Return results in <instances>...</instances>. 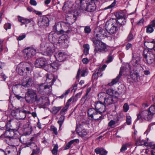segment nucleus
I'll return each instance as SVG.
<instances>
[{"label":"nucleus","mask_w":155,"mask_h":155,"mask_svg":"<svg viewBox=\"0 0 155 155\" xmlns=\"http://www.w3.org/2000/svg\"><path fill=\"white\" fill-rule=\"evenodd\" d=\"M95 109L90 108L88 110L87 114L88 116L96 121L102 119V113L106 110L105 105L101 101L95 103Z\"/></svg>","instance_id":"f257e3e1"},{"label":"nucleus","mask_w":155,"mask_h":155,"mask_svg":"<svg viewBox=\"0 0 155 155\" xmlns=\"http://www.w3.org/2000/svg\"><path fill=\"white\" fill-rule=\"evenodd\" d=\"M54 75L51 74H47L46 83L39 84L37 88L38 92L42 95H50L51 93L52 87L55 81Z\"/></svg>","instance_id":"f03ea898"},{"label":"nucleus","mask_w":155,"mask_h":155,"mask_svg":"<svg viewBox=\"0 0 155 155\" xmlns=\"http://www.w3.org/2000/svg\"><path fill=\"white\" fill-rule=\"evenodd\" d=\"M91 40L94 47V51L95 54L98 52L105 53L108 51L109 49V47L100 40H97L95 38H93L91 39Z\"/></svg>","instance_id":"7ed1b4c3"},{"label":"nucleus","mask_w":155,"mask_h":155,"mask_svg":"<svg viewBox=\"0 0 155 155\" xmlns=\"http://www.w3.org/2000/svg\"><path fill=\"white\" fill-rule=\"evenodd\" d=\"M33 65L31 63L27 62L21 63L17 66L16 71L21 76H23L31 71Z\"/></svg>","instance_id":"20e7f679"},{"label":"nucleus","mask_w":155,"mask_h":155,"mask_svg":"<svg viewBox=\"0 0 155 155\" xmlns=\"http://www.w3.org/2000/svg\"><path fill=\"white\" fill-rule=\"evenodd\" d=\"M37 96V94L35 91L28 89L25 93V98L27 103L32 104L35 102Z\"/></svg>","instance_id":"39448f33"},{"label":"nucleus","mask_w":155,"mask_h":155,"mask_svg":"<svg viewBox=\"0 0 155 155\" xmlns=\"http://www.w3.org/2000/svg\"><path fill=\"white\" fill-rule=\"evenodd\" d=\"M153 115L148 110H145L141 111L137 115V120L142 122L144 119L148 121H150Z\"/></svg>","instance_id":"423d86ee"},{"label":"nucleus","mask_w":155,"mask_h":155,"mask_svg":"<svg viewBox=\"0 0 155 155\" xmlns=\"http://www.w3.org/2000/svg\"><path fill=\"white\" fill-rule=\"evenodd\" d=\"M107 21L106 24V29L108 33L110 35H112L115 33L117 30V24L116 21Z\"/></svg>","instance_id":"0eeeda50"},{"label":"nucleus","mask_w":155,"mask_h":155,"mask_svg":"<svg viewBox=\"0 0 155 155\" xmlns=\"http://www.w3.org/2000/svg\"><path fill=\"white\" fill-rule=\"evenodd\" d=\"M143 60L146 61L148 64H151L154 61V56L153 53L147 49L144 50L143 52Z\"/></svg>","instance_id":"6e6552de"},{"label":"nucleus","mask_w":155,"mask_h":155,"mask_svg":"<svg viewBox=\"0 0 155 155\" xmlns=\"http://www.w3.org/2000/svg\"><path fill=\"white\" fill-rule=\"evenodd\" d=\"M94 32V38L97 40L103 39L108 36V34L105 30L101 27L97 28L96 31Z\"/></svg>","instance_id":"1a4fd4ad"},{"label":"nucleus","mask_w":155,"mask_h":155,"mask_svg":"<svg viewBox=\"0 0 155 155\" xmlns=\"http://www.w3.org/2000/svg\"><path fill=\"white\" fill-rule=\"evenodd\" d=\"M86 8L83 5H80L79 9L81 10L87 11L90 12L94 11L96 9V6L94 3V0H91L88 3H87Z\"/></svg>","instance_id":"9d476101"},{"label":"nucleus","mask_w":155,"mask_h":155,"mask_svg":"<svg viewBox=\"0 0 155 155\" xmlns=\"http://www.w3.org/2000/svg\"><path fill=\"white\" fill-rule=\"evenodd\" d=\"M36 51L33 48H28L23 51L24 57L26 60H27L33 56L36 53Z\"/></svg>","instance_id":"9b49d317"},{"label":"nucleus","mask_w":155,"mask_h":155,"mask_svg":"<svg viewBox=\"0 0 155 155\" xmlns=\"http://www.w3.org/2000/svg\"><path fill=\"white\" fill-rule=\"evenodd\" d=\"M48 19L45 16L40 17L38 24L41 27L47 26L48 25Z\"/></svg>","instance_id":"f8f14e48"},{"label":"nucleus","mask_w":155,"mask_h":155,"mask_svg":"<svg viewBox=\"0 0 155 155\" xmlns=\"http://www.w3.org/2000/svg\"><path fill=\"white\" fill-rule=\"evenodd\" d=\"M46 63V60L43 58H41L36 60L35 65L37 68H44Z\"/></svg>","instance_id":"ddd939ff"},{"label":"nucleus","mask_w":155,"mask_h":155,"mask_svg":"<svg viewBox=\"0 0 155 155\" xmlns=\"http://www.w3.org/2000/svg\"><path fill=\"white\" fill-rule=\"evenodd\" d=\"M57 61L61 62L64 61L67 58V55L62 52L57 53L54 55Z\"/></svg>","instance_id":"4468645a"},{"label":"nucleus","mask_w":155,"mask_h":155,"mask_svg":"<svg viewBox=\"0 0 155 155\" xmlns=\"http://www.w3.org/2000/svg\"><path fill=\"white\" fill-rule=\"evenodd\" d=\"M32 84V78H24L22 80L21 84L25 87H29L31 86Z\"/></svg>","instance_id":"2eb2a0df"},{"label":"nucleus","mask_w":155,"mask_h":155,"mask_svg":"<svg viewBox=\"0 0 155 155\" xmlns=\"http://www.w3.org/2000/svg\"><path fill=\"white\" fill-rule=\"evenodd\" d=\"M146 32L147 33H151L154 31L155 28V20H153L150 24L146 27Z\"/></svg>","instance_id":"dca6fc26"},{"label":"nucleus","mask_w":155,"mask_h":155,"mask_svg":"<svg viewBox=\"0 0 155 155\" xmlns=\"http://www.w3.org/2000/svg\"><path fill=\"white\" fill-rule=\"evenodd\" d=\"M48 98L44 96H41L39 98L37 96L35 102H36L38 104L44 105L45 104L46 101H47Z\"/></svg>","instance_id":"f3484780"},{"label":"nucleus","mask_w":155,"mask_h":155,"mask_svg":"<svg viewBox=\"0 0 155 155\" xmlns=\"http://www.w3.org/2000/svg\"><path fill=\"white\" fill-rule=\"evenodd\" d=\"M123 72V70L122 68L120 70L119 74L118 76L115 79H113L112 81L108 84V85L110 86H112L116 84L120 78L121 77Z\"/></svg>","instance_id":"a211bd4d"},{"label":"nucleus","mask_w":155,"mask_h":155,"mask_svg":"<svg viewBox=\"0 0 155 155\" xmlns=\"http://www.w3.org/2000/svg\"><path fill=\"white\" fill-rule=\"evenodd\" d=\"M54 51V49L53 47L51 46L47 47L45 51L43 52V55L47 56H50Z\"/></svg>","instance_id":"6ab92c4d"},{"label":"nucleus","mask_w":155,"mask_h":155,"mask_svg":"<svg viewBox=\"0 0 155 155\" xmlns=\"http://www.w3.org/2000/svg\"><path fill=\"white\" fill-rule=\"evenodd\" d=\"M113 97L111 96H107L104 98V104L108 105L114 103Z\"/></svg>","instance_id":"aec40b11"},{"label":"nucleus","mask_w":155,"mask_h":155,"mask_svg":"<svg viewBox=\"0 0 155 155\" xmlns=\"http://www.w3.org/2000/svg\"><path fill=\"white\" fill-rule=\"evenodd\" d=\"M144 45L149 49H153L155 45V41H146L144 43Z\"/></svg>","instance_id":"412c9836"},{"label":"nucleus","mask_w":155,"mask_h":155,"mask_svg":"<svg viewBox=\"0 0 155 155\" xmlns=\"http://www.w3.org/2000/svg\"><path fill=\"white\" fill-rule=\"evenodd\" d=\"M95 152L97 154H100L101 155H107V152L103 148H97L95 150Z\"/></svg>","instance_id":"4be33fe9"},{"label":"nucleus","mask_w":155,"mask_h":155,"mask_svg":"<svg viewBox=\"0 0 155 155\" xmlns=\"http://www.w3.org/2000/svg\"><path fill=\"white\" fill-rule=\"evenodd\" d=\"M29 113V111H27L25 110L19 111L18 118L19 119H24L26 117V114Z\"/></svg>","instance_id":"5701e85b"},{"label":"nucleus","mask_w":155,"mask_h":155,"mask_svg":"<svg viewBox=\"0 0 155 155\" xmlns=\"http://www.w3.org/2000/svg\"><path fill=\"white\" fill-rule=\"evenodd\" d=\"M49 66L52 68V71L55 72L58 69L59 64L57 62H54L50 63Z\"/></svg>","instance_id":"b1692460"},{"label":"nucleus","mask_w":155,"mask_h":155,"mask_svg":"<svg viewBox=\"0 0 155 155\" xmlns=\"http://www.w3.org/2000/svg\"><path fill=\"white\" fill-rule=\"evenodd\" d=\"M140 58L137 57L136 58H133L131 62L134 66H136L137 65H138L140 63Z\"/></svg>","instance_id":"393cba45"},{"label":"nucleus","mask_w":155,"mask_h":155,"mask_svg":"<svg viewBox=\"0 0 155 155\" xmlns=\"http://www.w3.org/2000/svg\"><path fill=\"white\" fill-rule=\"evenodd\" d=\"M115 16L117 18V19L125 18V16L124 13L122 12H117L116 13Z\"/></svg>","instance_id":"a878e982"},{"label":"nucleus","mask_w":155,"mask_h":155,"mask_svg":"<svg viewBox=\"0 0 155 155\" xmlns=\"http://www.w3.org/2000/svg\"><path fill=\"white\" fill-rule=\"evenodd\" d=\"M114 21H116V23H117V25L118 23L121 25H124L126 22V21L125 18L117 19V20H115Z\"/></svg>","instance_id":"bb28decb"},{"label":"nucleus","mask_w":155,"mask_h":155,"mask_svg":"<svg viewBox=\"0 0 155 155\" xmlns=\"http://www.w3.org/2000/svg\"><path fill=\"white\" fill-rule=\"evenodd\" d=\"M80 73H81V76L82 77H84L85 76L86 74H87V72L86 70H83L81 72L80 70L79 69L76 76L77 78H79Z\"/></svg>","instance_id":"cd10ccee"},{"label":"nucleus","mask_w":155,"mask_h":155,"mask_svg":"<svg viewBox=\"0 0 155 155\" xmlns=\"http://www.w3.org/2000/svg\"><path fill=\"white\" fill-rule=\"evenodd\" d=\"M61 107H54L52 109L51 112L54 115L56 114L61 109Z\"/></svg>","instance_id":"c85d7f7f"},{"label":"nucleus","mask_w":155,"mask_h":155,"mask_svg":"<svg viewBox=\"0 0 155 155\" xmlns=\"http://www.w3.org/2000/svg\"><path fill=\"white\" fill-rule=\"evenodd\" d=\"M64 115H61L59 118L58 121V123L59 125V129H60L63 123L64 119Z\"/></svg>","instance_id":"c756f323"},{"label":"nucleus","mask_w":155,"mask_h":155,"mask_svg":"<svg viewBox=\"0 0 155 155\" xmlns=\"http://www.w3.org/2000/svg\"><path fill=\"white\" fill-rule=\"evenodd\" d=\"M83 47L84 48V53L85 55H87L88 53L89 46L88 44H86L84 45Z\"/></svg>","instance_id":"7c9ffc66"},{"label":"nucleus","mask_w":155,"mask_h":155,"mask_svg":"<svg viewBox=\"0 0 155 155\" xmlns=\"http://www.w3.org/2000/svg\"><path fill=\"white\" fill-rule=\"evenodd\" d=\"M148 111L153 115L155 114V105H151L149 107Z\"/></svg>","instance_id":"2f4dec72"},{"label":"nucleus","mask_w":155,"mask_h":155,"mask_svg":"<svg viewBox=\"0 0 155 155\" xmlns=\"http://www.w3.org/2000/svg\"><path fill=\"white\" fill-rule=\"evenodd\" d=\"M107 94H108V96H111L113 97V94L114 93L116 92L114 90L112 89H109L107 91H106Z\"/></svg>","instance_id":"473e14b6"},{"label":"nucleus","mask_w":155,"mask_h":155,"mask_svg":"<svg viewBox=\"0 0 155 155\" xmlns=\"http://www.w3.org/2000/svg\"><path fill=\"white\" fill-rule=\"evenodd\" d=\"M145 145L146 146L150 147L151 149L153 150L155 149V144L153 142L145 143Z\"/></svg>","instance_id":"72a5a7b5"},{"label":"nucleus","mask_w":155,"mask_h":155,"mask_svg":"<svg viewBox=\"0 0 155 155\" xmlns=\"http://www.w3.org/2000/svg\"><path fill=\"white\" fill-rule=\"evenodd\" d=\"M58 148V145L57 144L55 145L52 151V152L53 154L54 155H56L57 154Z\"/></svg>","instance_id":"f704fd0d"},{"label":"nucleus","mask_w":155,"mask_h":155,"mask_svg":"<svg viewBox=\"0 0 155 155\" xmlns=\"http://www.w3.org/2000/svg\"><path fill=\"white\" fill-rule=\"evenodd\" d=\"M78 134L80 136L84 137L87 135V133L86 130L83 129L81 131L79 132Z\"/></svg>","instance_id":"c9c22d12"},{"label":"nucleus","mask_w":155,"mask_h":155,"mask_svg":"<svg viewBox=\"0 0 155 155\" xmlns=\"http://www.w3.org/2000/svg\"><path fill=\"white\" fill-rule=\"evenodd\" d=\"M51 130L53 131L54 133L56 135L58 134L57 129L54 126H51Z\"/></svg>","instance_id":"e433bc0d"},{"label":"nucleus","mask_w":155,"mask_h":155,"mask_svg":"<svg viewBox=\"0 0 155 155\" xmlns=\"http://www.w3.org/2000/svg\"><path fill=\"white\" fill-rule=\"evenodd\" d=\"M50 65V64H48L45 65V66H44V68L45 69V70L47 71H52V68L51 67H50L49 66V65Z\"/></svg>","instance_id":"4c0bfd02"},{"label":"nucleus","mask_w":155,"mask_h":155,"mask_svg":"<svg viewBox=\"0 0 155 155\" xmlns=\"http://www.w3.org/2000/svg\"><path fill=\"white\" fill-rule=\"evenodd\" d=\"M116 122L115 121L111 120L108 123V126L111 128L113 127L116 124Z\"/></svg>","instance_id":"58836bf2"},{"label":"nucleus","mask_w":155,"mask_h":155,"mask_svg":"<svg viewBox=\"0 0 155 155\" xmlns=\"http://www.w3.org/2000/svg\"><path fill=\"white\" fill-rule=\"evenodd\" d=\"M116 3V2L115 0H114V2L110 5L108 6L107 7L105 8L104 9H110L114 7Z\"/></svg>","instance_id":"ea45409f"},{"label":"nucleus","mask_w":155,"mask_h":155,"mask_svg":"<svg viewBox=\"0 0 155 155\" xmlns=\"http://www.w3.org/2000/svg\"><path fill=\"white\" fill-rule=\"evenodd\" d=\"M11 24L9 23H6L4 25V28L6 30L8 29H10L11 28Z\"/></svg>","instance_id":"a19ab883"},{"label":"nucleus","mask_w":155,"mask_h":155,"mask_svg":"<svg viewBox=\"0 0 155 155\" xmlns=\"http://www.w3.org/2000/svg\"><path fill=\"white\" fill-rule=\"evenodd\" d=\"M133 38V35L131 31L129 34L127 38V40L128 41H131Z\"/></svg>","instance_id":"79ce46f5"},{"label":"nucleus","mask_w":155,"mask_h":155,"mask_svg":"<svg viewBox=\"0 0 155 155\" xmlns=\"http://www.w3.org/2000/svg\"><path fill=\"white\" fill-rule=\"evenodd\" d=\"M73 144V141H70L66 145L65 147V150H67L71 146V145Z\"/></svg>","instance_id":"37998d69"},{"label":"nucleus","mask_w":155,"mask_h":155,"mask_svg":"<svg viewBox=\"0 0 155 155\" xmlns=\"http://www.w3.org/2000/svg\"><path fill=\"white\" fill-rule=\"evenodd\" d=\"M84 30L85 33H89L91 32V29L89 26H86L85 27Z\"/></svg>","instance_id":"c03bdc74"},{"label":"nucleus","mask_w":155,"mask_h":155,"mask_svg":"<svg viewBox=\"0 0 155 155\" xmlns=\"http://www.w3.org/2000/svg\"><path fill=\"white\" fill-rule=\"evenodd\" d=\"M126 123L128 125L130 124L131 123V117L130 116H127V117Z\"/></svg>","instance_id":"a18cd8bd"},{"label":"nucleus","mask_w":155,"mask_h":155,"mask_svg":"<svg viewBox=\"0 0 155 155\" xmlns=\"http://www.w3.org/2000/svg\"><path fill=\"white\" fill-rule=\"evenodd\" d=\"M124 110V112H127L129 109V106L127 103H125L123 106Z\"/></svg>","instance_id":"49530a36"},{"label":"nucleus","mask_w":155,"mask_h":155,"mask_svg":"<svg viewBox=\"0 0 155 155\" xmlns=\"http://www.w3.org/2000/svg\"><path fill=\"white\" fill-rule=\"evenodd\" d=\"M3 40H0V52L2 51L3 49Z\"/></svg>","instance_id":"de8ad7c7"},{"label":"nucleus","mask_w":155,"mask_h":155,"mask_svg":"<svg viewBox=\"0 0 155 155\" xmlns=\"http://www.w3.org/2000/svg\"><path fill=\"white\" fill-rule=\"evenodd\" d=\"M19 21L21 22L22 24H25V18H18Z\"/></svg>","instance_id":"09e8293b"},{"label":"nucleus","mask_w":155,"mask_h":155,"mask_svg":"<svg viewBox=\"0 0 155 155\" xmlns=\"http://www.w3.org/2000/svg\"><path fill=\"white\" fill-rule=\"evenodd\" d=\"M112 59H113V58H112V56L110 55H109L108 56V57L107 58V60L106 61V63H109L111 62L112 61Z\"/></svg>","instance_id":"8fccbe9b"},{"label":"nucleus","mask_w":155,"mask_h":155,"mask_svg":"<svg viewBox=\"0 0 155 155\" xmlns=\"http://www.w3.org/2000/svg\"><path fill=\"white\" fill-rule=\"evenodd\" d=\"M68 107L67 106V105L63 108L61 111L60 113L61 114H62L64 112H65L67 110V109L68 108Z\"/></svg>","instance_id":"3c124183"},{"label":"nucleus","mask_w":155,"mask_h":155,"mask_svg":"<svg viewBox=\"0 0 155 155\" xmlns=\"http://www.w3.org/2000/svg\"><path fill=\"white\" fill-rule=\"evenodd\" d=\"M127 145H128V144H127L125 145H123L122 146L121 148L120 149V151L122 152L127 150Z\"/></svg>","instance_id":"603ef678"},{"label":"nucleus","mask_w":155,"mask_h":155,"mask_svg":"<svg viewBox=\"0 0 155 155\" xmlns=\"http://www.w3.org/2000/svg\"><path fill=\"white\" fill-rule=\"evenodd\" d=\"M82 61L84 64H87L89 62V60L87 58H84L82 59Z\"/></svg>","instance_id":"864d4df0"},{"label":"nucleus","mask_w":155,"mask_h":155,"mask_svg":"<svg viewBox=\"0 0 155 155\" xmlns=\"http://www.w3.org/2000/svg\"><path fill=\"white\" fill-rule=\"evenodd\" d=\"M30 4L33 5L35 6L37 5V2L35 0H30Z\"/></svg>","instance_id":"5fc2aeb1"},{"label":"nucleus","mask_w":155,"mask_h":155,"mask_svg":"<svg viewBox=\"0 0 155 155\" xmlns=\"http://www.w3.org/2000/svg\"><path fill=\"white\" fill-rule=\"evenodd\" d=\"M9 148L12 150V151H14V150H16V147L15 146L13 145L9 146Z\"/></svg>","instance_id":"6e6d98bb"},{"label":"nucleus","mask_w":155,"mask_h":155,"mask_svg":"<svg viewBox=\"0 0 155 155\" xmlns=\"http://www.w3.org/2000/svg\"><path fill=\"white\" fill-rule=\"evenodd\" d=\"M98 72H97L96 74L94 73L93 74L92 78L93 79H97L98 77Z\"/></svg>","instance_id":"4d7b16f0"},{"label":"nucleus","mask_w":155,"mask_h":155,"mask_svg":"<svg viewBox=\"0 0 155 155\" xmlns=\"http://www.w3.org/2000/svg\"><path fill=\"white\" fill-rule=\"evenodd\" d=\"M25 37V35H23L21 36H19L18 38L17 39L18 40H21Z\"/></svg>","instance_id":"13d9d810"},{"label":"nucleus","mask_w":155,"mask_h":155,"mask_svg":"<svg viewBox=\"0 0 155 155\" xmlns=\"http://www.w3.org/2000/svg\"><path fill=\"white\" fill-rule=\"evenodd\" d=\"M33 21L32 18L28 19L25 18V24H28L31 22Z\"/></svg>","instance_id":"bf43d9fd"},{"label":"nucleus","mask_w":155,"mask_h":155,"mask_svg":"<svg viewBox=\"0 0 155 155\" xmlns=\"http://www.w3.org/2000/svg\"><path fill=\"white\" fill-rule=\"evenodd\" d=\"M33 12L38 15H41L42 13L40 11H37L36 10H34Z\"/></svg>","instance_id":"052dcab7"},{"label":"nucleus","mask_w":155,"mask_h":155,"mask_svg":"<svg viewBox=\"0 0 155 155\" xmlns=\"http://www.w3.org/2000/svg\"><path fill=\"white\" fill-rule=\"evenodd\" d=\"M132 47V45L130 43H128L126 46V49L128 50Z\"/></svg>","instance_id":"680f3d73"},{"label":"nucleus","mask_w":155,"mask_h":155,"mask_svg":"<svg viewBox=\"0 0 155 155\" xmlns=\"http://www.w3.org/2000/svg\"><path fill=\"white\" fill-rule=\"evenodd\" d=\"M88 94V92H86V94L81 99V101H82L83 99H85L86 100L87 98V95Z\"/></svg>","instance_id":"e2e57ef3"},{"label":"nucleus","mask_w":155,"mask_h":155,"mask_svg":"<svg viewBox=\"0 0 155 155\" xmlns=\"http://www.w3.org/2000/svg\"><path fill=\"white\" fill-rule=\"evenodd\" d=\"M0 155H6V153L3 150H0Z\"/></svg>","instance_id":"0e129e2a"},{"label":"nucleus","mask_w":155,"mask_h":155,"mask_svg":"<svg viewBox=\"0 0 155 155\" xmlns=\"http://www.w3.org/2000/svg\"><path fill=\"white\" fill-rule=\"evenodd\" d=\"M1 75L2 77L4 79V80L5 81L6 78L5 75L4 73H2L1 74Z\"/></svg>","instance_id":"69168bd1"},{"label":"nucleus","mask_w":155,"mask_h":155,"mask_svg":"<svg viewBox=\"0 0 155 155\" xmlns=\"http://www.w3.org/2000/svg\"><path fill=\"white\" fill-rule=\"evenodd\" d=\"M72 101V99L71 98L69 99L68 101L66 103V105L69 107L70 105V103Z\"/></svg>","instance_id":"338daca9"},{"label":"nucleus","mask_w":155,"mask_h":155,"mask_svg":"<svg viewBox=\"0 0 155 155\" xmlns=\"http://www.w3.org/2000/svg\"><path fill=\"white\" fill-rule=\"evenodd\" d=\"M107 67V65L105 64L102 67L100 68V70L102 71L104 70L105 68Z\"/></svg>","instance_id":"774afa93"}]
</instances>
